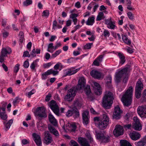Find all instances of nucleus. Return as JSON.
<instances>
[{
	"label": "nucleus",
	"instance_id": "31",
	"mask_svg": "<svg viewBox=\"0 0 146 146\" xmlns=\"http://www.w3.org/2000/svg\"><path fill=\"white\" fill-rule=\"evenodd\" d=\"M146 143V137L143 138L141 141L135 143L136 146H144Z\"/></svg>",
	"mask_w": 146,
	"mask_h": 146
},
{
	"label": "nucleus",
	"instance_id": "40",
	"mask_svg": "<svg viewBox=\"0 0 146 146\" xmlns=\"http://www.w3.org/2000/svg\"><path fill=\"white\" fill-rule=\"evenodd\" d=\"M54 49V46H53V43H50L48 46L47 51L51 53H52L54 51V50L52 49Z\"/></svg>",
	"mask_w": 146,
	"mask_h": 146
},
{
	"label": "nucleus",
	"instance_id": "41",
	"mask_svg": "<svg viewBox=\"0 0 146 146\" xmlns=\"http://www.w3.org/2000/svg\"><path fill=\"white\" fill-rule=\"evenodd\" d=\"M86 137L89 140L90 142H93V139L92 136L90 134L89 131H88L85 134Z\"/></svg>",
	"mask_w": 146,
	"mask_h": 146
},
{
	"label": "nucleus",
	"instance_id": "37",
	"mask_svg": "<svg viewBox=\"0 0 146 146\" xmlns=\"http://www.w3.org/2000/svg\"><path fill=\"white\" fill-rule=\"evenodd\" d=\"M105 18L104 14L102 12H99L97 17L96 20L100 21Z\"/></svg>",
	"mask_w": 146,
	"mask_h": 146
},
{
	"label": "nucleus",
	"instance_id": "59",
	"mask_svg": "<svg viewBox=\"0 0 146 146\" xmlns=\"http://www.w3.org/2000/svg\"><path fill=\"white\" fill-rule=\"evenodd\" d=\"M23 33V32H21L19 34L20 36V41L21 42H22L23 41L24 39Z\"/></svg>",
	"mask_w": 146,
	"mask_h": 146
},
{
	"label": "nucleus",
	"instance_id": "18",
	"mask_svg": "<svg viewBox=\"0 0 146 146\" xmlns=\"http://www.w3.org/2000/svg\"><path fill=\"white\" fill-rule=\"evenodd\" d=\"M89 112L87 111H84L82 113L83 123L84 124L87 125L89 121Z\"/></svg>",
	"mask_w": 146,
	"mask_h": 146
},
{
	"label": "nucleus",
	"instance_id": "15",
	"mask_svg": "<svg viewBox=\"0 0 146 146\" xmlns=\"http://www.w3.org/2000/svg\"><path fill=\"white\" fill-rule=\"evenodd\" d=\"M33 140L38 146H40L42 145L41 138L40 136L36 133H34L32 134Z\"/></svg>",
	"mask_w": 146,
	"mask_h": 146
},
{
	"label": "nucleus",
	"instance_id": "56",
	"mask_svg": "<svg viewBox=\"0 0 146 146\" xmlns=\"http://www.w3.org/2000/svg\"><path fill=\"white\" fill-rule=\"evenodd\" d=\"M84 87V86H82L81 84H79V83H78V84L77 85V86L76 87H75V88L76 93V91L77 90H80L82 87Z\"/></svg>",
	"mask_w": 146,
	"mask_h": 146
},
{
	"label": "nucleus",
	"instance_id": "32",
	"mask_svg": "<svg viewBox=\"0 0 146 146\" xmlns=\"http://www.w3.org/2000/svg\"><path fill=\"white\" fill-rule=\"evenodd\" d=\"M127 6V9L130 11H133L134 10L131 6V2L130 0H125Z\"/></svg>",
	"mask_w": 146,
	"mask_h": 146
},
{
	"label": "nucleus",
	"instance_id": "19",
	"mask_svg": "<svg viewBox=\"0 0 146 146\" xmlns=\"http://www.w3.org/2000/svg\"><path fill=\"white\" fill-rule=\"evenodd\" d=\"M129 136L131 139L134 141L139 139L141 137L140 135L137 132L133 131L129 133Z\"/></svg>",
	"mask_w": 146,
	"mask_h": 146
},
{
	"label": "nucleus",
	"instance_id": "45",
	"mask_svg": "<svg viewBox=\"0 0 146 146\" xmlns=\"http://www.w3.org/2000/svg\"><path fill=\"white\" fill-rule=\"evenodd\" d=\"M74 109L68 110L66 113V115L68 117L72 116L73 115Z\"/></svg>",
	"mask_w": 146,
	"mask_h": 146
},
{
	"label": "nucleus",
	"instance_id": "3",
	"mask_svg": "<svg viewBox=\"0 0 146 146\" xmlns=\"http://www.w3.org/2000/svg\"><path fill=\"white\" fill-rule=\"evenodd\" d=\"M113 94L111 92H106L103 99V106L106 109L110 108L113 103Z\"/></svg>",
	"mask_w": 146,
	"mask_h": 146
},
{
	"label": "nucleus",
	"instance_id": "49",
	"mask_svg": "<svg viewBox=\"0 0 146 146\" xmlns=\"http://www.w3.org/2000/svg\"><path fill=\"white\" fill-rule=\"evenodd\" d=\"M103 35L105 37H108L110 35V33L108 31L104 29L103 31Z\"/></svg>",
	"mask_w": 146,
	"mask_h": 146
},
{
	"label": "nucleus",
	"instance_id": "1",
	"mask_svg": "<svg viewBox=\"0 0 146 146\" xmlns=\"http://www.w3.org/2000/svg\"><path fill=\"white\" fill-rule=\"evenodd\" d=\"M133 89L130 86L122 97L121 100L125 106H129L132 101Z\"/></svg>",
	"mask_w": 146,
	"mask_h": 146
},
{
	"label": "nucleus",
	"instance_id": "21",
	"mask_svg": "<svg viewBox=\"0 0 146 146\" xmlns=\"http://www.w3.org/2000/svg\"><path fill=\"white\" fill-rule=\"evenodd\" d=\"M38 129L40 131H43L46 128V125H45L42 121H39L36 123Z\"/></svg>",
	"mask_w": 146,
	"mask_h": 146
},
{
	"label": "nucleus",
	"instance_id": "23",
	"mask_svg": "<svg viewBox=\"0 0 146 146\" xmlns=\"http://www.w3.org/2000/svg\"><path fill=\"white\" fill-rule=\"evenodd\" d=\"M48 128L50 132L52 133L55 136L58 137L59 136V134L58 131L54 127L51 126H50L48 127Z\"/></svg>",
	"mask_w": 146,
	"mask_h": 146
},
{
	"label": "nucleus",
	"instance_id": "25",
	"mask_svg": "<svg viewBox=\"0 0 146 146\" xmlns=\"http://www.w3.org/2000/svg\"><path fill=\"white\" fill-rule=\"evenodd\" d=\"M122 37L123 41L125 44L129 45L131 44V40L128 38L127 35H122Z\"/></svg>",
	"mask_w": 146,
	"mask_h": 146
},
{
	"label": "nucleus",
	"instance_id": "6",
	"mask_svg": "<svg viewBox=\"0 0 146 146\" xmlns=\"http://www.w3.org/2000/svg\"><path fill=\"white\" fill-rule=\"evenodd\" d=\"M95 124L97 125V127L100 129H104L107 127L108 124L100 120L99 117H96L94 118Z\"/></svg>",
	"mask_w": 146,
	"mask_h": 146
},
{
	"label": "nucleus",
	"instance_id": "10",
	"mask_svg": "<svg viewBox=\"0 0 146 146\" xmlns=\"http://www.w3.org/2000/svg\"><path fill=\"white\" fill-rule=\"evenodd\" d=\"M137 112L141 117H146V105L138 106Z\"/></svg>",
	"mask_w": 146,
	"mask_h": 146
},
{
	"label": "nucleus",
	"instance_id": "17",
	"mask_svg": "<svg viewBox=\"0 0 146 146\" xmlns=\"http://www.w3.org/2000/svg\"><path fill=\"white\" fill-rule=\"evenodd\" d=\"M44 143L47 144L51 143L52 141V138L48 132H45L44 133Z\"/></svg>",
	"mask_w": 146,
	"mask_h": 146
},
{
	"label": "nucleus",
	"instance_id": "28",
	"mask_svg": "<svg viewBox=\"0 0 146 146\" xmlns=\"http://www.w3.org/2000/svg\"><path fill=\"white\" fill-rule=\"evenodd\" d=\"M11 50L10 48L7 47L6 48H3L1 52V54L3 56H6L7 54L10 53Z\"/></svg>",
	"mask_w": 146,
	"mask_h": 146
},
{
	"label": "nucleus",
	"instance_id": "53",
	"mask_svg": "<svg viewBox=\"0 0 146 146\" xmlns=\"http://www.w3.org/2000/svg\"><path fill=\"white\" fill-rule=\"evenodd\" d=\"M127 16L130 20H133L134 19V15L131 12H129L127 13Z\"/></svg>",
	"mask_w": 146,
	"mask_h": 146
},
{
	"label": "nucleus",
	"instance_id": "26",
	"mask_svg": "<svg viewBox=\"0 0 146 146\" xmlns=\"http://www.w3.org/2000/svg\"><path fill=\"white\" fill-rule=\"evenodd\" d=\"M49 120L50 123L53 125L56 126L57 125V122L56 119L51 114H50L48 115Z\"/></svg>",
	"mask_w": 146,
	"mask_h": 146
},
{
	"label": "nucleus",
	"instance_id": "57",
	"mask_svg": "<svg viewBox=\"0 0 146 146\" xmlns=\"http://www.w3.org/2000/svg\"><path fill=\"white\" fill-rule=\"evenodd\" d=\"M71 146H79V145L76 142L73 140H71L70 141Z\"/></svg>",
	"mask_w": 146,
	"mask_h": 146
},
{
	"label": "nucleus",
	"instance_id": "20",
	"mask_svg": "<svg viewBox=\"0 0 146 146\" xmlns=\"http://www.w3.org/2000/svg\"><path fill=\"white\" fill-rule=\"evenodd\" d=\"M78 141L82 146H90L88 142L85 138L79 137L78 138Z\"/></svg>",
	"mask_w": 146,
	"mask_h": 146
},
{
	"label": "nucleus",
	"instance_id": "47",
	"mask_svg": "<svg viewBox=\"0 0 146 146\" xmlns=\"http://www.w3.org/2000/svg\"><path fill=\"white\" fill-rule=\"evenodd\" d=\"M62 50L60 49L56 51L51 56L52 58H55L59 55L61 52Z\"/></svg>",
	"mask_w": 146,
	"mask_h": 146
},
{
	"label": "nucleus",
	"instance_id": "5",
	"mask_svg": "<svg viewBox=\"0 0 146 146\" xmlns=\"http://www.w3.org/2000/svg\"><path fill=\"white\" fill-rule=\"evenodd\" d=\"M76 95V89L75 87H72L68 90L66 95L64 97V99L68 102L72 101L74 98V97Z\"/></svg>",
	"mask_w": 146,
	"mask_h": 146
},
{
	"label": "nucleus",
	"instance_id": "30",
	"mask_svg": "<svg viewBox=\"0 0 146 146\" xmlns=\"http://www.w3.org/2000/svg\"><path fill=\"white\" fill-rule=\"evenodd\" d=\"M74 106L77 108H80L82 103L81 99H77L74 102Z\"/></svg>",
	"mask_w": 146,
	"mask_h": 146
},
{
	"label": "nucleus",
	"instance_id": "9",
	"mask_svg": "<svg viewBox=\"0 0 146 146\" xmlns=\"http://www.w3.org/2000/svg\"><path fill=\"white\" fill-rule=\"evenodd\" d=\"M45 111L46 109L44 107H38L36 109V115L40 117H46L47 115Z\"/></svg>",
	"mask_w": 146,
	"mask_h": 146
},
{
	"label": "nucleus",
	"instance_id": "4",
	"mask_svg": "<svg viewBox=\"0 0 146 146\" xmlns=\"http://www.w3.org/2000/svg\"><path fill=\"white\" fill-rule=\"evenodd\" d=\"M96 136L97 139L105 143L108 142L109 139V136L104 131L97 133Z\"/></svg>",
	"mask_w": 146,
	"mask_h": 146
},
{
	"label": "nucleus",
	"instance_id": "33",
	"mask_svg": "<svg viewBox=\"0 0 146 146\" xmlns=\"http://www.w3.org/2000/svg\"><path fill=\"white\" fill-rule=\"evenodd\" d=\"M120 146H132L130 143L125 140H122L120 141Z\"/></svg>",
	"mask_w": 146,
	"mask_h": 146
},
{
	"label": "nucleus",
	"instance_id": "46",
	"mask_svg": "<svg viewBox=\"0 0 146 146\" xmlns=\"http://www.w3.org/2000/svg\"><path fill=\"white\" fill-rule=\"evenodd\" d=\"M93 43H87L84 46V48L85 49H90L91 47L93 45Z\"/></svg>",
	"mask_w": 146,
	"mask_h": 146
},
{
	"label": "nucleus",
	"instance_id": "63",
	"mask_svg": "<svg viewBox=\"0 0 146 146\" xmlns=\"http://www.w3.org/2000/svg\"><path fill=\"white\" fill-rule=\"evenodd\" d=\"M104 56L102 55H101L99 56L97 58V60L100 63L102 61V59L103 58Z\"/></svg>",
	"mask_w": 146,
	"mask_h": 146
},
{
	"label": "nucleus",
	"instance_id": "38",
	"mask_svg": "<svg viewBox=\"0 0 146 146\" xmlns=\"http://www.w3.org/2000/svg\"><path fill=\"white\" fill-rule=\"evenodd\" d=\"M86 82V80L84 77H82L79 78L78 82L79 84H81L82 86H84Z\"/></svg>",
	"mask_w": 146,
	"mask_h": 146
},
{
	"label": "nucleus",
	"instance_id": "64",
	"mask_svg": "<svg viewBox=\"0 0 146 146\" xmlns=\"http://www.w3.org/2000/svg\"><path fill=\"white\" fill-rule=\"evenodd\" d=\"M2 34L3 35V36L4 38L7 37L9 35V33L6 31H4V32H2Z\"/></svg>",
	"mask_w": 146,
	"mask_h": 146
},
{
	"label": "nucleus",
	"instance_id": "43",
	"mask_svg": "<svg viewBox=\"0 0 146 146\" xmlns=\"http://www.w3.org/2000/svg\"><path fill=\"white\" fill-rule=\"evenodd\" d=\"M49 75L52 74L54 76H55L58 74V71L57 70H55L52 69L48 70Z\"/></svg>",
	"mask_w": 146,
	"mask_h": 146
},
{
	"label": "nucleus",
	"instance_id": "39",
	"mask_svg": "<svg viewBox=\"0 0 146 146\" xmlns=\"http://www.w3.org/2000/svg\"><path fill=\"white\" fill-rule=\"evenodd\" d=\"M72 116L74 118H77L79 117L80 115L79 112L77 109H74Z\"/></svg>",
	"mask_w": 146,
	"mask_h": 146
},
{
	"label": "nucleus",
	"instance_id": "60",
	"mask_svg": "<svg viewBox=\"0 0 146 146\" xmlns=\"http://www.w3.org/2000/svg\"><path fill=\"white\" fill-rule=\"evenodd\" d=\"M19 64H17L15 67H14V72L15 73H17L19 71Z\"/></svg>",
	"mask_w": 146,
	"mask_h": 146
},
{
	"label": "nucleus",
	"instance_id": "8",
	"mask_svg": "<svg viewBox=\"0 0 146 146\" xmlns=\"http://www.w3.org/2000/svg\"><path fill=\"white\" fill-rule=\"evenodd\" d=\"M48 106L56 115L58 116L59 115V108L55 101L54 100H52L49 103Z\"/></svg>",
	"mask_w": 146,
	"mask_h": 146
},
{
	"label": "nucleus",
	"instance_id": "48",
	"mask_svg": "<svg viewBox=\"0 0 146 146\" xmlns=\"http://www.w3.org/2000/svg\"><path fill=\"white\" fill-rule=\"evenodd\" d=\"M63 66L62 64L60 62H58L54 66V68L56 70H57L59 69L60 67L62 68L63 67Z\"/></svg>",
	"mask_w": 146,
	"mask_h": 146
},
{
	"label": "nucleus",
	"instance_id": "62",
	"mask_svg": "<svg viewBox=\"0 0 146 146\" xmlns=\"http://www.w3.org/2000/svg\"><path fill=\"white\" fill-rule=\"evenodd\" d=\"M100 62L96 59L94 61L93 64L95 66H98L100 65Z\"/></svg>",
	"mask_w": 146,
	"mask_h": 146
},
{
	"label": "nucleus",
	"instance_id": "61",
	"mask_svg": "<svg viewBox=\"0 0 146 146\" xmlns=\"http://www.w3.org/2000/svg\"><path fill=\"white\" fill-rule=\"evenodd\" d=\"M36 50L35 48H34L33 49L31 52V55L33 57H35L36 56Z\"/></svg>",
	"mask_w": 146,
	"mask_h": 146
},
{
	"label": "nucleus",
	"instance_id": "35",
	"mask_svg": "<svg viewBox=\"0 0 146 146\" xmlns=\"http://www.w3.org/2000/svg\"><path fill=\"white\" fill-rule=\"evenodd\" d=\"M101 120H102L104 122L108 124L109 121V118L106 114H104L103 115V117Z\"/></svg>",
	"mask_w": 146,
	"mask_h": 146
},
{
	"label": "nucleus",
	"instance_id": "7",
	"mask_svg": "<svg viewBox=\"0 0 146 146\" xmlns=\"http://www.w3.org/2000/svg\"><path fill=\"white\" fill-rule=\"evenodd\" d=\"M143 87V84L140 80H139L136 83L135 88V97L137 98H140Z\"/></svg>",
	"mask_w": 146,
	"mask_h": 146
},
{
	"label": "nucleus",
	"instance_id": "44",
	"mask_svg": "<svg viewBox=\"0 0 146 146\" xmlns=\"http://www.w3.org/2000/svg\"><path fill=\"white\" fill-rule=\"evenodd\" d=\"M84 91L86 94L88 95L91 93V90L90 86L87 85L84 89Z\"/></svg>",
	"mask_w": 146,
	"mask_h": 146
},
{
	"label": "nucleus",
	"instance_id": "16",
	"mask_svg": "<svg viewBox=\"0 0 146 146\" xmlns=\"http://www.w3.org/2000/svg\"><path fill=\"white\" fill-rule=\"evenodd\" d=\"M93 84L95 87L94 90L95 93L97 95H101L102 93V89L100 84L96 82H94Z\"/></svg>",
	"mask_w": 146,
	"mask_h": 146
},
{
	"label": "nucleus",
	"instance_id": "14",
	"mask_svg": "<svg viewBox=\"0 0 146 146\" xmlns=\"http://www.w3.org/2000/svg\"><path fill=\"white\" fill-rule=\"evenodd\" d=\"M80 69V68L75 69V67H72L67 69L65 70V76H71L76 74Z\"/></svg>",
	"mask_w": 146,
	"mask_h": 146
},
{
	"label": "nucleus",
	"instance_id": "34",
	"mask_svg": "<svg viewBox=\"0 0 146 146\" xmlns=\"http://www.w3.org/2000/svg\"><path fill=\"white\" fill-rule=\"evenodd\" d=\"M133 127L135 130L140 131L142 129V125L140 123H134Z\"/></svg>",
	"mask_w": 146,
	"mask_h": 146
},
{
	"label": "nucleus",
	"instance_id": "36",
	"mask_svg": "<svg viewBox=\"0 0 146 146\" xmlns=\"http://www.w3.org/2000/svg\"><path fill=\"white\" fill-rule=\"evenodd\" d=\"M39 60V59H37L36 60H34L32 63L30 67L31 69L33 70H34L35 69L37 65V62H38Z\"/></svg>",
	"mask_w": 146,
	"mask_h": 146
},
{
	"label": "nucleus",
	"instance_id": "58",
	"mask_svg": "<svg viewBox=\"0 0 146 146\" xmlns=\"http://www.w3.org/2000/svg\"><path fill=\"white\" fill-rule=\"evenodd\" d=\"M78 16V14L75 13H73L70 14V18L73 19H77L76 17H77Z\"/></svg>",
	"mask_w": 146,
	"mask_h": 146
},
{
	"label": "nucleus",
	"instance_id": "50",
	"mask_svg": "<svg viewBox=\"0 0 146 146\" xmlns=\"http://www.w3.org/2000/svg\"><path fill=\"white\" fill-rule=\"evenodd\" d=\"M35 92V90L33 89L31 91L26 94V95L29 98H30L31 95L33 94Z\"/></svg>",
	"mask_w": 146,
	"mask_h": 146
},
{
	"label": "nucleus",
	"instance_id": "2",
	"mask_svg": "<svg viewBox=\"0 0 146 146\" xmlns=\"http://www.w3.org/2000/svg\"><path fill=\"white\" fill-rule=\"evenodd\" d=\"M128 68L126 67L116 73L115 81L117 82H119L121 78H123V82L125 83L127 82L129 77Z\"/></svg>",
	"mask_w": 146,
	"mask_h": 146
},
{
	"label": "nucleus",
	"instance_id": "24",
	"mask_svg": "<svg viewBox=\"0 0 146 146\" xmlns=\"http://www.w3.org/2000/svg\"><path fill=\"white\" fill-rule=\"evenodd\" d=\"M66 127L67 129L71 131H75L76 128V126L74 123H68L67 124Z\"/></svg>",
	"mask_w": 146,
	"mask_h": 146
},
{
	"label": "nucleus",
	"instance_id": "12",
	"mask_svg": "<svg viewBox=\"0 0 146 146\" xmlns=\"http://www.w3.org/2000/svg\"><path fill=\"white\" fill-rule=\"evenodd\" d=\"M90 75L94 78L98 79H103V75L102 74L96 70H93L90 72Z\"/></svg>",
	"mask_w": 146,
	"mask_h": 146
},
{
	"label": "nucleus",
	"instance_id": "29",
	"mask_svg": "<svg viewBox=\"0 0 146 146\" xmlns=\"http://www.w3.org/2000/svg\"><path fill=\"white\" fill-rule=\"evenodd\" d=\"M118 55L120 59V63L121 64H123L125 62V58L123 53L121 52L118 53Z\"/></svg>",
	"mask_w": 146,
	"mask_h": 146
},
{
	"label": "nucleus",
	"instance_id": "11",
	"mask_svg": "<svg viewBox=\"0 0 146 146\" xmlns=\"http://www.w3.org/2000/svg\"><path fill=\"white\" fill-rule=\"evenodd\" d=\"M123 133V129L122 127L120 125H116L113 131L114 135L118 137L122 135Z\"/></svg>",
	"mask_w": 146,
	"mask_h": 146
},
{
	"label": "nucleus",
	"instance_id": "51",
	"mask_svg": "<svg viewBox=\"0 0 146 146\" xmlns=\"http://www.w3.org/2000/svg\"><path fill=\"white\" fill-rule=\"evenodd\" d=\"M50 75L48 70L45 72L44 73H43L42 75V79L45 80L46 79L47 76Z\"/></svg>",
	"mask_w": 146,
	"mask_h": 146
},
{
	"label": "nucleus",
	"instance_id": "55",
	"mask_svg": "<svg viewBox=\"0 0 146 146\" xmlns=\"http://www.w3.org/2000/svg\"><path fill=\"white\" fill-rule=\"evenodd\" d=\"M115 27V25L111 21L108 25V27L110 29H114Z\"/></svg>",
	"mask_w": 146,
	"mask_h": 146
},
{
	"label": "nucleus",
	"instance_id": "52",
	"mask_svg": "<svg viewBox=\"0 0 146 146\" xmlns=\"http://www.w3.org/2000/svg\"><path fill=\"white\" fill-rule=\"evenodd\" d=\"M42 14H43L42 16L47 18L49 14V11L47 10L44 11L43 12Z\"/></svg>",
	"mask_w": 146,
	"mask_h": 146
},
{
	"label": "nucleus",
	"instance_id": "13",
	"mask_svg": "<svg viewBox=\"0 0 146 146\" xmlns=\"http://www.w3.org/2000/svg\"><path fill=\"white\" fill-rule=\"evenodd\" d=\"M122 112V111L118 106H116L115 108L113 114V118L116 119H119L120 117V114Z\"/></svg>",
	"mask_w": 146,
	"mask_h": 146
},
{
	"label": "nucleus",
	"instance_id": "54",
	"mask_svg": "<svg viewBox=\"0 0 146 146\" xmlns=\"http://www.w3.org/2000/svg\"><path fill=\"white\" fill-rule=\"evenodd\" d=\"M32 1L31 0H26L23 2V5L24 6H27L31 4Z\"/></svg>",
	"mask_w": 146,
	"mask_h": 146
},
{
	"label": "nucleus",
	"instance_id": "27",
	"mask_svg": "<svg viewBox=\"0 0 146 146\" xmlns=\"http://www.w3.org/2000/svg\"><path fill=\"white\" fill-rule=\"evenodd\" d=\"M94 16L89 17L86 22V24L88 25H92L95 22Z\"/></svg>",
	"mask_w": 146,
	"mask_h": 146
},
{
	"label": "nucleus",
	"instance_id": "42",
	"mask_svg": "<svg viewBox=\"0 0 146 146\" xmlns=\"http://www.w3.org/2000/svg\"><path fill=\"white\" fill-rule=\"evenodd\" d=\"M13 120L12 119H11L6 124H5V128L7 129L6 130H7L10 128V127L11 124L13 123Z\"/></svg>",
	"mask_w": 146,
	"mask_h": 146
},
{
	"label": "nucleus",
	"instance_id": "22",
	"mask_svg": "<svg viewBox=\"0 0 146 146\" xmlns=\"http://www.w3.org/2000/svg\"><path fill=\"white\" fill-rule=\"evenodd\" d=\"M0 117L3 120L7 118V116L5 113V108H4L0 107Z\"/></svg>",
	"mask_w": 146,
	"mask_h": 146
}]
</instances>
